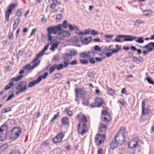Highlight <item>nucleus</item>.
Returning a JSON list of instances; mask_svg holds the SVG:
<instances>
[{
  "label": "nucleus",
  "instance_id": "nucleus-32",
  "mask_svg": "<svg viewBox=\"0 0 154 154\" xmlns=\"http://www.w3.org/2000/svg\"><path fill=\"white\" fill-rule=\"evenodd\" d=\"M19 22V19L17 18L14 21L13 26V29H16L18 26Z\"/></svg>",
  "mask_w": 154,
  "mask_h": 154
},
{
  "label": "nucleus",
  "instance_id": "nucleus-34",
  "mask_svg": "<svg viewBox=\"0 0 154 154\" xmlns=\"http://www.w3.org/2000/svg\"><path fill=\"white\" fill-rule=\"evenodd\" d=\"M143 39V37H140L138 38L137 39H136L135 40L137 42L141 44L143 43L144 42Z\"/></svg>",
  "mask_w": 154,
  "mask_h": 154
},
{
  "label": "nucleus",
  "instance_id": "nucleus-40",
  "mask_svg": "<svg viewBox=\"0 0 154 154\" xmlns=\"http://www.w3.org/2000/svg\"><path fill=\"white\" fill-rule=\"evenodd\" d=\"M56 69L55 64H54L49 69V73L51 74Z\"/></svg>",
  "mask_w": 154,
  "mask_h": 154
},
{
  "label": "nucleus",
  "instance_id": "nucleus-63",
  "mask_svg": "<svg viewBox=\"0 0 154 154\" xmlns=\"http://www.w3.org/2000/svg\"><path fill=\"white\" fill-rule=\"evenodd\" d=\"M113 54V53L112 52H108L106 54V56L107 57H109L111 56Z\"/></svg>",
  "mask_w": 154,
  "mask_h": 154
},
{
  "label": "nucleus",
  "instance_id": "nucleus-7",
  "mask_svg": "<svg viewBox=\"0 0 154 154\" xmlns=\"http://www.w3.org/2000/svg\"><path fill=\"white\" fill-rule=\"evenodd\" d=\"M104 100L101 97H97L95 100V102L91 104L90 106L91 108L100 107L103 104H104Z\"/></svg>",
  "mask_w": 154,
  "mask_h": 154
},
{
  "label": "nucleus",
  "instance_id": "nucleus-28",
  "mask_svg": "<svg viewBox=\"0 0 154 154\" xmlns=\"http://www.w3.org/2000/svg\"><path fill=\"white\" fill-rule=\"evenodd\" d=\"M118 144L119 143L116 142V140L112 141L110 143V148L111 149H113L116 148Z\"/></svg>",
  "mask_w": 154,
  "mask_h": 154
},
{
  "label": "nucleus",
  "instance_id": "nucleus-12",
  "mask_svg": "<svg viewBox=\"0 0 154 154\" xmlns=\"http://www.w3.org/2000/svg\"><path fill=\"white\" fill-rule=\"evenodd\" d=\"M77 118L80 122L79 123H81V124H87L88 122L87 118L84 115L81 113L77 115Z\"/></svg>",
  "mask_w": 154,
  "mask_h": 154
},
{
  "label": "nucleus",
  "instance_id": "nucleus-61",
  "mask_svg": "<svg viewBox=\"0 0 154 154\" xmlns=\"http://www.w3.org/2000/svg\"><path fill=\"white\" fill-rule=\"evenodd\" d=\"M14 96V94H11L10 95L7 99L6 100V101H8L9 100H10V99H11Z\"/></svg>",
  "mask_w": 154,
  "mask_h": 154
},
{
  "label": "nucleus",
  "instance_id": "nucleus-58",
  "mask_svg": "<svg viewBox=\"0 0 154 154\" xmlns=\"http://www.w3.org/2000/svg\"><path fill=\"white\" fill-rule=\"evenodd\" d=\"M98 154H103V150L102 148L99 149L97 151Z\"/></svg>",
  "mask_w": 154,
  "mask_h": 154
},
{
  "label": "nucleus",
  "instance_id": "nucleus-46",
  "mask_svg": "<svg viewBox=\"0 0 154 154\" xmlns=\"http://www.w3.org/2000/svg\"><path fill=\"white\" fill-rule=\"evenodd\" d=\"M94 50L98 52L101 51V48L98 46L96 45L94 47Z\"/></svg>",
  "mask_w": 154,
  "mask_h": 154
},
{
  "label": "nucleus",
  "instance_id": "nucleus-44",
  "mask_svg": "<svg viewBox=\"0 0 154 154\" xmlns=\"http://www.w3.org/2000/svg\"><path fill=\"white\" fill-rule=\"evenodd\" d=\"M146 79L148 82L151 84L154 85V82L150 78L148 77L146 78Z\"/></svg>",
  "mask_w": 154,
  "mask_h": 154
},
{
  "label": "nucleus",
  "instance_id": "nucleus-5",
  "mask_svg": "<svg viewBox=\"0 0 154 154\" xmlns=\"http://www.w3.org/2000/svg\"><path fill=\"white\" fill-rule=\"evenodd\" d=\"M19 128L14 127L8 133V135L10 138L14 140L18 138L19 135Z\"/></svg>",
  "mask_w": 154,
  "mask_h": 154
},
{
  "label": "nucleus",
  "instance_id": "nucleus-8",
  "mask_svg": "<svg viewBox=\"0 0 154 154\" xmlns=\"http://www.w3.org/2000/svg\"><path fill=\"white\" fill-rule=\"evenodd\" d=\"M106 138V136L103 134H97L95 137L94 142L97 145H99L104 143Z\"/></svg>",
  "mask_w": 154,
  "mask_h": 154
},
{
  "label": "nucleus",
  "instance_id": "nucleus-11",
  "mask_svg": "<svg viewBox=\"0 0 154 154\" xmlns=\"http://www.w3.org/2000/svg\"><path fill=\"white\" fill-rule=\"evenodd\" d=\"M139 139L137 138H133L128 144V147L131 149L135 148L138 146Z\"/></svg>",
  "mask_w": 154,
  "mask_h": 154
},
{
  "label": "nucleus",
  "instance_id": "nucleus-60",
  "mask_svg": "<svg viewBox=\"0 0 154 154\" xmlns=\"http://www.w3.org/2000/svg\"><path fill=\"white\" fill-rule=\"evenodd\" d=\"M36 31V29L35 28L33 29L32 30V32L30 34V36H31L32 35L35 33Z\"/></svg>",
  "mask_w": 154,
  "mask_h": 154
},
{
  "label": "nucleus",
  "instance_id": "nucleus-22",
  "mask_svg": "<svg viewBox=\"0 0 154 154\" xmlns=\"http://www.w3.org/2000/svg\"><path fill=\"white\" fill-rule=\"evenodd\" d=\"M58 26H60V32L61 33L63 31V29H62V27H63L65 29H66L67 28L68 26V22L67 20H64L63 24H60L58 25Z\"/></svg>",
  "mask_w": 154,
  "mask_h": 154
},
{
  "label": "nucleus",
  "instance_id": "nucleus-59",
  "mask_svg": "<svg viewBox=\"0 0 154 154\" xmlns=\"http://www.w3.org/2000/svg\"><path fill=\"white\" fill-rule=\"evenodd\" d=\"M113 37L112 35H107L105 36V37L107 38H112Z\"/></svg>",
  "mask_w": 154,
  "mask_h": 154
},
{
  "label": "nucleus",
  "instance_id": "nucleus-24",
  "mask_svg": "<svg viewBox=\"0 0 154 154\" xmlns=\"http://www.w3.org/2000/svg\"><path fill=\"white\" fill-rule=\"evenodd\" d=\"M40 81V78H38L36 80H34L31 82H30L28 85V87H32L34 86L35 85L39 83Z\"/></svg>",
  "mask_w": 154,
  "mask_h": 154
},
{
  "label": "nucleus",
  "instance_id": "nucleus-33",
  "mask_svg": "<svg viewBox=\"0 0 154 154\" xmlns=\"http://www.w3.org/2000/svg\"><path fill=\"white\" fill-rule=\"evenodd\" d=\"M55 64L56 67V69L57 70H60L64 67L62 63H60L59 65L57 63H55Z\"/></svg>",
  "mask_w": 154,
  "mask_h": 154
},
{
  "label": "nucleus",
  "instance_id": "nucleus-37",
  "mask_svg": "<svg viewBox=\"0 0 154 154\" xmlns=\"http://www.w3.org/2000/svg\"><path fill=\"white\" fill-rule=\"evenodd\" d=\"M71 58V55L69 54H66L64 57L63 59H64V61L66 60H69Z\"/></svg>",
  "mask_w": 154,
  "mask_h": 154
},
{
  "label": "nucleus",
  "instance_id": "nucleus-18",
  "mask_svg": "<svg viewBox=\"0 0 154 154\" xmlns=\"http://www.w3.org/2000/svg\"><path fill=\"white\" fill-rule=\"evenodd\" d=\"M40 62V60L38 61L36 63H34V64L32 66H31L30 64L27 65L23 67V69H27L28 70H29L32 69L37 66L39 64Z\"/></svg>",
  "mask_w": 154,
  "mask_h": 154
},
{
  "label": "nucleus",
  "instance_id": "nucleus-17",
  "mask_svg": "<svg viewBox=\"0 0 154 154\" xmlns=\"http://www.w3.org/2000/svg\"><path fill=\"white\" fill-rule=\"evenodd\" d=\"M48 40L51 42V45H58V43L57 42V38L54 36H49L48 37Z\"/></svg>",
  "mask_w": 154,
  "mask_h": 154
},
{
  "label": "nucleus",
  "instance_id": "nucleus-64",
  "mask_svg": "<svg viewBox=\"0 0 154 154\" xmlns=\"http://www.w3.org/2000/svg\"><path fill=\"white\" fill-rule=\"evenodd\" d=\"M88 104V101L87 100H85L82 103V104L85 105H87Z\"/></svg>",
  "mask_w": 154,
  "mask_h": 154
},
{
  "label": "nucleus",
  "instance_id": "nucleus-49",
  "mask_svg": "<svg viewBox=\"0 0 154 154\" xmlns=\"http://www.w3.org/2000/svg\"><path fill=\"white\" fill-rule=\"evenodd\" d=\"M69 63V60L64 61H63V67H67Z\"/></svg>",
  "mask_w": 154,
  "mask_h": 154
},
{
  "label": "nucleus",
  "instance_id": "nucleus-54",
  "mask_svg": "<svg viewBox=\"0 0 154 154\" xmlns=\"http://www.w3.org/2000/svg\"><path fill=\"white\" fill-rule=\"evenodd\" d=\"M49 46V45H46L44 48V49L42 50V52L45 53V51L47 50Z\"/></svg>",
  "mask_w": 154,
  "mask_h": 154
},
{
  "label": "nucleus",
  "instance_id": "nucleus-14",
  "mask_svg": "<svg viewBox=\"0 0 154 154\" xmlns=\"http://www.w3.org/2000/svg\"><path fill=\"white\" fill-rule=\"evenodd\" d=\"M145 102L146 99L143 100L142 102L141 107H142V116H144L145 115H147L149 113L150 109L148 108H145Z\"/></svg>",
  "mask_w": 154,
  "mask_h": 154
},
{
  "label": "nucleus",
  "instance_id": "nucleus-15",
  "mask_svg": "<svg viewBox=\"0 0 154 154\" xmlns=\"http://www.w3.org/2000/svg\"><path fill=\"white\" fill-rule=\"evenodd\" d=\"M95 56V53L92 51H90L87 53L85 52L80 54V57L84 58H88L92 57Z\"/></svg>",
  "mask_w": 154,
  "mask_h": 154
},
{
  "label": "nucleus",
  "instance_id": "nucleus-50",
  "mask_svg": "<svg viewBox=\"0 0 154 154\" xmlns=\"http://www.w3.org/2000/svg\"><path fill=\"white\" fill-rule=\"evenodd\" d=\"M105 58V57H101L100 58L99 57H95V59L96 60L97 62H101L102 60L104 59Z\"/></svg>",
  "mask_w": 154,
  "mask_h": 154
},
{
  "label": "nucleus",
  "instance_id": "nucleus-21",
  "mask_svg": "<svg viewBox=\"0 0 154 154\" xmlns=\"http://www.w3.org/2000/svg\"><path fill=\"white\" fill-rule=\"evenodd\" d=\"M152 43V42L149 43L147 45L144 46L143 48L146 49L147 50H148V51L149 52L152 51L153 49Z\"/></svg>",
  "mask_w": 154,
  "mask_h": 154
},
{
  "label": "nucleus",
  "instance_id": "nucleus-55",
  "mask_svg": "<svg viewBox=\"0 0 154 154\" xmlns=\"http://www.w3.org/2000/svg\"><path fill=\"white\" fill-rule=\"evenodd\" d=\"M144 13L145 16H148L151 13V12L149 11H145L144 12Z\"/></svg>",
  "mask_w": 154,
  "mask_h": 154
},
{
  "label": "nucleus",
  "instance_id": "nucleus-38",
  "mask_svg": "<svg viewBox=\"0 0 154 154\" xmlns=\"http://www.w3.org/2000/svg\"><path fill=\"white\" fill-rule=\"evenodd\" d=\"M108 109H104L101 112V114L103 116H105L110 114L107 111Z\"/></svg>",
  "mask_w": 154,
  "mask_h": 154
},
{
  "label": "nucleus",
  "instance_id": "nucleus-56",
  "mask_svg": "<svg viewBox=\"0 0 154 154\" xmlns=\"http://www.w3.org/2000/svg\"><path fill=\"white\" fill-rule=\"evenodd\" d=\"M62 16L60 14H58L56 16V19L58 20H60L62 18Z\"/></svg>",
  "mask_w": 154,
  "mask_h": 154
},
{
  "label": "nucleus",
  "instance_id": "nucleus-4",
  "mask_svg": "<svg viewBox=\"0 0 154 154\" xmlns=\"http://www.w3.org/2000/svg\"><path fill=\"white\" fill-rule=\"evenodd\" d=\"M8 128L5 124H3L0 127V140L5 141L7 138Z\"/></svg>",
  "mask_w": 154,
  "mask_h": 154
},
{
  "label": "nucleus",
  "instance_id": "nucleus-48",
  "mask_svg": "<svg viewBox=\"0 0 154 154\" xmlns=\"http://www.w3.org/2000/svg\"><path fill=\"white\" fill-rule=\"evenodd\" d=\"M51 47L50 48V49L52 51H54L55 50V48H57L58 45H51Z\"/></svg>",
  "mask_w": 154,
  "mask_h": 154
},
{
  "label": "nucleus",
  "instance_id": "nucleus-41",
  "mask_svg": "<svg viewBox=\"0 0 154 154\" xmlns=\"http://www.w3.org/2000/svg\"><path fill=\"white\" fill-rule=\"evenodd\" d=\"M48 73L47 72H46L43 75H41L39 76L38 78H40L41 81L42 79V78H43L44 79H46L48 76Z\"/></svg>",
  "mask_w": 154,
  "mask_h": 154
},
{
  "label": "nucleus",
  "instance_id": "nucleus-31",
  "mask_svg": "<svg viewBox=\"0 0 154 154\" xmlns=\"http://www.w3.org/2000/svg\"><path fill=\"white\" fill-rule=\"evenodd\" d=\"M104 121L106 122H109L112 120V118L111 115L109 114L107 116H104L103 117Z\"/></svg>",
  "mask_w": 154,
  "mask_h": 154
},
{
  "label": "nucleus",
  "instance_id": "nucleus-13",
  "mask_svg": "<svg viewBox=\"0 0 154 154\" xmlns=\"http://www.w3.org/2000/svg\"><path fill=\"white\" fill-rule=\"evenodd\" d=\"M115 138L116 142L119 143V145L123 144L125 142V138L124 135L121 134H117L115 137Z\"/></svg>",
  "mask_w": 154,
  "mask_h": 154
},
{
  "label": "nucleus",
  "instance_id": "nucleus-36",
  "mask_svg": "<svg viewBox=\"0 0 154 154\" xmlns=\"http://www.w3.org/2000/svg\"><path fill=\"white\" fill-rule=\"evenodd\" d=\"M60 112H57V114L55 115H54V117L52 118V119L50 120V122H52L54 121L58 117L59 115Z\"/></svg>",
  "mask_w": 154,
  "mask_h": 154
},
{
  "label": "nucleus",
  "instance_id": "nucleus-43",
  "mask_svg": "<svg viewBox=\"0 0 154 154\" xmlns=\"http://www.w3.org/2000/svg\"><path fill=\"white\" fill-rule=\"evenodd\" d=\"M79 61L82 64H87L88 63V61L87 60L80 59Z\"/></svg>",
  "mask_w": 154,
  "mask_h": 154
},
{
  "label": "nucleus",
  "instance_id": "nucleus-19",
  "mask_svg": "<svg viewBox=\"0 0 154 154\" xmlns=\"http://www.w3.org/2000/svg\"><path fill=\"white\" fill-rule=\"evenodd\" d=\"M108 129L107 125L103 123H100V130L102 132L105 133Z\"/></svg>",
  "mask_w": 154,
  "mask_h": 154
},
{
  "label": "nucleus",
  "instance_id": "nucleus-26",
  "mask_svg": "<svg viewBox=\"0 0 154 154\" xmlns=\"http://www.w3.org/2000/svg\"><path fill=\"white\" fill-rule=\"evenodd\" d=\"M126 133V130L125 127V126H122L120 128L119 132L117 134L124 135V134Z\"/></svg>",
  "mask_w": 154,
  "mask_h": 154
},
{
  "label": "nucleus",
  "instance_id": "nucleus-45",
  "mask_svg": "<svg viewBox=\"0 0 154 154\" xmlns=\"http://www.w3.org/2000/svg\"><path fill=\"white\" fill-rule=\"evenodd\" d=\"M72 41L74 43H77L79 42L78 38L77 37H74L72 38Z\"/></svg>",
  "mask_w": 154,
  "mask_h": 154
},
{
  "label": "nucleus",
  "instance_id": "nucleus-35",
  "mask_svg": "<svg viewBox=\"0 0 154 154\" xmlns=\"http://www.w3.org/2000/svg\"><path fill=\"white\" fill-rule=\"evenodd\" d=\"M144 22L140 20H137L134 23V26H138L140 24L144 23Z\"/></svg>",
  "mask_w": 154,
  "mask_h": 154
},
{
  "label": "nucleus",
  "instance_id": "nucleus-23",
  "mask_svg": "<svg viewBox=\"0 0 154 154\" xmlns=\"http://www.w3.org/2000/svg\"><path fill=\"white\" fill-rule=\"evenodd\" d=\"M61 123L62 125H69V119L67 117H64L61 119Z\"/></svg>",
  "mask_w": 154,
  "mask_h": 154
},
{
  "label": "nucleus",
  "instance_id": "nucleus-16",
  "mask_svg": "<svg viewBox=\"0 0 154 154\" xmlns=\"http://www.w3.org/2000/svg\"><path fill=\"white\" fill-rule=\"evenodd\" d=\"M117 37L119 38L126 37L124 39L125 41H132L137 38L136 36H132L131 35H117Z\"/></svg>",
  "mask_w": 154,
  "mask_h": 154
},
{
  "label": "nucleus",
  "instance_id": "nucleus-25",
  "mask_svg": "<svg viewBox=\"0 0 154 154\" xmlns=\"http://www.w3.org/2000/svg\"><path fill=\"white\" fill-rule=\"evenodd\" d=\"M92 38L91 37H88L81 39V41L85 44H87L91 42Z\"/></svg>",
  "mask_w": 154,
  "mask_h": 154
},
{
  "label": "nucleus",
  "instance_id": "nucleus-29",
  "mask_svg": "<svg viewBox=\"0 0 154 154\" xmlns=\"http://www.w3.org/2000/svg\"><path fill=\"white\" fill-rule=\"evenodd\" d=\"M106 87L107 89V91L109 94L112 95L115 94L116 92L115 90L109 88L107 85L106 86Z\"/></svg>",
  "mask_w": 154,
  "mask_h": 154
},
{
  "label": "nucleus",
  "instance_id": "nucleus-9",
  "mask_svg": "<svg viewBox=\"0 0 154 154\" xmlns=\"http://www.w3.org/2000/svg\"><path fill=\"white\" fill-rule=\"evenodd\" d=\"M77 130L79 134L83 135L87 132L88 129L87 124H82L79 123L77 126Z\"/></svg>",
  "mask_w": 154,
  "mask_h": 154
},
{
  "label": "nucleus",
  "instance_id": "nucleus-1",
  "mask_svg": "<svg viewBox=\"0 0 154 154\" xmlns=\"http://www.w3.org/2000/svg\"><path fill=\"white\" fill-rule=\"evenodd\" d=\"M75 100L77 102L79 100V98L84 97L87 93L85 89L83 88H76L75 89Z\"/></svg>",
  "mask_w": 154,
  "mask_h": 154
},
{
  "label": "nucleus",
  "instance_id": "nucleus-30",
  "mask_svg": "<svg viewBox=\"0 0 154 154\" xmlns=\"http://www.w3.org/2000/svg\"><path fill=\"white\" fill-rule=\"evenodd\" d=\"M8 146V143H5L2 145L0 146V153L3 152Z\"/></svg>",
  "mask_w": 154,
  "mask_h": 154
},
{
  "label": "nucleus",
  "instance_id": "nucleus-53",
  "mask_svg": "<svg viewBox=\"0 0 154 154\" xmlns=\"http://www.w3.org/2000/svg\"><path fill=\"white\" fill-rule=\"evenodd\" d=\"M69 29L71 31H73L74 29V25L73 26L71 24H69L68 25Z\"/></svg>",
  "mask_w": 154,
  "mask_h": 154
},
{
  "label": "nucleus",
  "instance_id": "nucleus-57",
  "mask_svg": "<svg viewBox=\"0 0 154 154\" xmlns=\"http://www.w3.org/2000/svg\"><path fill=\"white\" fill-rule=\"evenodd\" d=\"M77 63V61L76 60H74L71 61L70 63V64L71 65H76Z\"/></svg>",
  "mask_w": 154,
  "mask_h": 154
},
{
  "label": "nucleus",
  "instance_id": "nucleus-2",
  "mask_svg": "<svg viewBox=\"0 0 154 154\" xmlns=\"http://www.w3.org/2000/svg\"><path fill=\"white\" fill-rule=\"evenodd\" d=\"M18 5V4H10L7 7L6 10L5 12V20L6 21L9 20L10 15L11 14L12 11Z\"/></svg>",
  "mask_w": 154,
  "mask_h": 154
},
{
  "label": "nucleus",
  "instance_id": "nucleus-6",
  "mask_svg": "<svg viewBox=\"0 0 154 154\" xmlns=\"http://www.w3.org/2000/svg\"><path fill=\"white\" fill-rule=\"evenodd\" d=\"M19 80V75L11 79L10 81V82L5 87V90H6L9 89L14 85V86H15V82H17V84L16 88L17 89H18L19 87V84H18V81Z\"/></svg>",
  "mask_w": 154,
  "mask_h": 154
},
{
  "label": "nucleus",
  "instance_id": "nucleus-39",
  "mask_svg": "<svg viewBox=\"0 0 154 154\" xmlns=\"http://www.w3.org/2000/svg\"><path fill=\"white\" fill-rule=\"evenodd\" d=\"M62 33H64V35L66 37L69 36L70 35V32L68 30L64 31L63 30V31L61 33V34Z\"/></svg>",
  "mask_w": 154,
  "mask_h": 154
},
{
  "label": "nucleus",
  "instance_id": "nucleus-10",
  "mask_svg": "<svg viewBox=\"0 0 154 154\" xmlns=\"http://www.w3.org/2000/svg\"><path fill=\"white\" fill-rule=\"evenodd\" d=\"M64 137V135L63 132L59 133L52 139V141L54 143H60L62 141Z\"/></svg>",
  "mask_w": 154,
  "mask_h": 154
},
{
  "label": "nucleus",
  "instance_id": "nucleus-3",
  "mask_svg": "<svg viewBox=\"0 0 154 154\" xmlns=\"http://www.w3.org/2000/svg\"><path fill=\"white\" fill-rule=\"evenodd\" d=\"M60 26H50L47 28V30L48 32V36H51V34L54 33L56 34L58 32V34L60 35L61 33L60 32Z\"/></svg>",
  "mask_w": 154,
  "mask_h": 154
},
{
  "label": "nucleus",
  "instance_id": "nucleus-62",
  "mask_svg": "<svg viewBox=\"0 0 154 154\" xmlns=\"http://www.w3.org/2000/svg\"><path fill=\"white\" fill-rule=\"evenodd\" d=\"M67 114L69 116H70L72 115L73 112L71 111H69L67 112Z\"/></svg>",
  "mask_w": 154,
  "mask_h": 154
},
{
  "label": "nucleus",
  "instance_id": "nucleus-20",
  "mask_svg": "<svg viewBox=\"0 0 154 154\" xmlns=\"http://www.w3.org/2000/svg\"><path fill=\"white\" fill-rule=\"evenodd\" d=\"M26 89V82L23 81L20 82V92L23 91Z\"/></svg>",
  "mask_w": 154,
  "mask_h": 154
},
{
  "label": "nucleus",
  "instance_id": "nucleus-42",
  "mask_svg": "<svg viewBox=\"0 0 154 154\" xmlns=\"http://www.w3.org/2000/svg\"><path fill=\"white\" fill-rule=\"evenodd\" d=\"M11 110L12 109L11 108L8 107L4 109H3L2 110V112L3 113H5L11 111Z\"/></svg>",
  "mask_w": 154,
  "mask_h": 154
},
{
  "label": "nucleus",
  "instance_id": "nucleus-47",
  "mask_svg": "<svg viewBox=\"0 0 154 154\" xmlns=\"http://www.w3.org/2000/svg\"><path fill=\"white\" fill-rule=\"evenodd\" d=\"M63 75L61 73H57L55 75V77L56 79H59L62 77Z\"/></svg>",
  "mask_w": 154,
  "mask_h": 154
},
{
  "label": "nucleus",
  "instance_id": "nucleus-51",
  "mask_svg": "<svg viewBox=\"0 0 154 154\" xmlns=\"http://www.w3.org/2000/svg\"><path fill=\"white\" fill-rule=\"evenodd\" d=\"M89 61L90 63L92 64H94L95 63L94 58L92 57L89 58Z\"/></svg>",
  "mask_w": 154,
  "mask_h": 154
},
{
  "label": "nucleus",
  "instance_id": "nucleus-27",
  "mask_svg": "<svg viewBox=\"0 0 154 154\" xmlns=\"http://www.w3.org/2000/svg\"><path fill=\"white\" fill-rule=\"evenodd\" d=\"M44 53L42 52V51H41L39 53H38L36 56L34 58V59L32 61V62L33 63H36L39 60H38L43 55H44Z\"/></svg>",
  "mask_w": 154,
  "mask_h": 154
},
{
  "label": "nucleus",
  "instance_id": "nucleus-52",
  "mask_svg": "<svg viewBox=\"0 0 154 154\" xmlns=\"http://www.w3.org/2000/svg\"><path fill=\"white\" fill-rule=\"evenodd\" d=\"M91 34L93 35H97L98 34V32L97 31L95 30L94 29H92L91 31Z\"/></svg>",
  "mask_w": 154,
  "mask_h": 154
}]
</instances>
